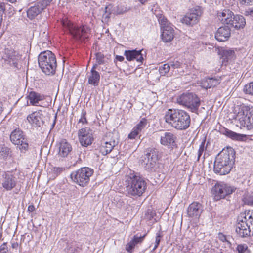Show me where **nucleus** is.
<instances>
[{
  "label": "nucleus",
  "mask_w": 253,
  "mask_h": 253,
  "mask_svg": "<svg viewBox=\"0 0 253 253\" xmlns=\"http://www.w3.org/2000/svg\"><path fill=\"white\" fill-rule=\"evenodd\" d=\"M18 243L17 242H12L11 243V247L13 249H17L18 247Z\"/></svg>",
  "instance_id": "57"
},
{
  "label": "nucleus",
  "mask_w": 253,
  "mask_h": 253,
  "mask_svg": "<svg viewBox=\"0 0 253 253\" xmlns=\"http://www.w3.org/2000/svg\"><path fill=\"white\" fill-rule=\"evenodd\" d=\"M244 91L247 94L253 95V82L246 84L244 86Z\"/></svg>",
  "instance_id": "42"
},
{
  "label": "nucleus",
  "mask_w": 253,
  "mask_h": 253,
  "mask_svg": "<svg viewBox=\"0 0 253 253\" xmlns=\"http://www.w3.org/2000/svg\"><path fill=\"white\" fill-rule=\"evenodd\" d=\"M242 4H252L253 0H239Z\"/></svg>",
  "instance_id": "55"
},
{
  "label": "nucleus",
  "mask_w": 253,
  "mask_h": 253,
  "mask_svg": "<svg viewBox=\"0 0 253 253\" xmlns=\"http://www.w3.org/2000/svg\"><path fill=\"white\" fill-rule=\"evenodd\" d=\"M231 35V30L227 26L219 27L217 30L215 37L218 41L224 42L227 41Z\"/></svg>",
  "instance_id": "21"
},
{
  "label": "nucleus",
  "mask_w": 253,
  "mask_h": 253,
  "mask_svg": "<svg viewBox=\"0 0 253 253\" xmlns=\"http://www.w3.org/2000/svg\"><path fill=\"white\" fill-rule=\"evenodd\" d=\"M56 116L55 117V119H54V120L53 121V123L52 125V128H53L54 126H55V123H56Z\"/></svg>",
  "instance_id": "60"
},
{
  "label": "nucleus",
  "mask_w": 253,
  "mask_h": 253,
  "mask_svg": "<svg viewBox=\"0 0 253 253\" xmlns=\"http://www.w3.org/2000/svg\"><path fill=\"white\" fill-rule=\"evenodd\" d=\"M125 183L126 192L129 196L140 197L146 189V182L132 170H130L126 175Z\"/></svg>",
  "instance_id": "2"
},
{
  "label": "nucleus",
  "mask_w": 253,
  "mask_h": 253,
  "mask_svg": "<svg viewBox=\"0 0 253 253\" xmlns=\"http://www.w3.org/2000/svg\"><path fill=\"white\" fill-rule=\"evenodd\" d=\"M142 4H144L145 3L147 0H138Z\"/></svg>",
  "instance_id": "61"
},
{
  "label": "nucleus",
  "mask_w": 253,
  "mask_h": 253,
  "mask_svg": "<svg viewBox=\"0 0 253 253\" xmlns=\"http://www.w3.org/2000/svg\"><path fill=\"white\" fill-rule=\"evenodd\" d=\"M80 249L77 247L68 245L66 248L67 253H79Z\"/></svg>",
  "instance_id": "41"
},
{
  "label": "nucleus",
  "mask_w": 253,
  "mask_h": 253,
  "mask_svg": "<svg viewBox=\"0 0 253 253\" xmlns=\"http://www.w3.org/2000/svg\"><path fill=\"white\" fill-rule=\"evenodd\" d=\"M52 0H38L34 6L27 11V17L31 20L34 19L43 9L49 5Z\"/></svg>",
  "instance_id": "14"
},
{
  "label": "nucleus",
  "mask_w": 253,
  "mask_h": 253,
  "mask_svg": "<svg viewBox=\"0 0 253 253\" xmlns=\"http://www.w3.org/2000/svg\"><path fill=\"white\" fill-rule=\"evenodd\" d=\"M165 122L178 130H185L189 127L191 118L189 114L181 109H169L165 113Z\"/></svg>",
  "instance_id": "1"
},
{
  "label": "nucleus",
  "mask_w": 253,
  "mask_h": 253,
  "mask_svg": "<svg viewBox=\"0 0 253 253\" xmlns=\"http://www.w3.org/2000/svg\"><path fill=\"white\" fill-rule=\"evenodd\" d=\"M62 24L65 30L68 31L76 40L82 41L89 37L90 29L87 27H78L68 19L63 20Z\"/></svg>",
  "instance_id": "6"
},
{
  "label": "nucleus",
  "mask_w": 253,
  "mask_h": 253,
  "mask_svg": "<svg viewBox=\"0 0 253 253\" xmlns=\"http://www.w3.org/2000/svg\"><path fill=\"white\" fill-rule=\"evenodd\" d=\"M35 210V208L33 205H29L28 207V211L30 212H33Z\"/></svg>",
  "instance_id": "56"
},
{
  "label": "nucleus",
  "mask_w": 253,
  "mask_h": 253,
  "mask_svg": "<svg viewBox=\"0 0 253 253\" xmlns=\"http://www.w3.org/2000/svg\"><path fill=\"white\" fill-rule=\"evenodd\" d=\"M230 26L236 29L243 28L246 24V21L244 17L240 15H236L232 16Z\"/></svg>",
  "instance_id": "27"
},
{
  "label": "nucleus",
  "mask_w": 253,
  "mask_h": 253,
  "mask_svg": "<svg viewBox=\"0 0 253 253\" xmlns=\"http://www.w3.org/2000/svg\"><path fill=\"white\" fill-rule=\"evenodd\" d=\"M202 14V8L200 6H196L190 9L189 11L181 18V22L187 25L193 26L199 21Z\"/></svg>",
  "instance_id": "11"
},
{
  "label": "nucleus",
  "mask_w": 253,
  "mask_h": 253,
  "mask_svg": "<svg viewBox=\"0 0 253 253\" xmlns=\"http://www.w3.org/2000/svg\"><path fill=\"white\" fill-rule=\"evenodd\" d=\"M161 237V236L160 235V234L157 233L155 239V245L153 249V250H155L159 245Z\"/></svg>",
  "instance_id": "52"
},
{
  "label": "nucleus",
  "mask_w": 253,
  "mask_h": 253,
  "mask_svg": "<svg viewBox=\"0 0 253 253\" xmlns=\"http://www.w3.org/2000/svg\"><path fill=\"white\" fill-rule=\"evenodd\" d=\"M11 3H14L16 1V0H7Z\"/></svg>",
  "instance_id": "62"
},
{
  "label": "nucleus",
  "mask_w": 253,
  "mask_h": 253,
  "mask_svg": "<svg viewBox=\"0 0 253 253\" xmlns=\"http://www.w3.org/2000/svg\"><path fill=\"white\" fill-rule=\"evenodd\" d=\"M38 63L42 71L45 74L53 75L57 66L55 55L50 51L41 52L38 56Z\"/></svg>",
  "instance_id": "5"
},
{
  "label": "nucleus",
  "mask_w": 253,
  "mask_h": 253,
  "mask_svg": "<svg viewBox=\"0 0 253 253\" xmlns=\"http://www.w3.org/2000/svg\"><path fill=\"white\" fill-rule=\"evenodd\" d=\"M147 124V121L146 119L143 118L140 122L134 127L139 133L144 129Z\"/></svg>",
  "instance_id": "34"
},
{
  "label": "nucleus",
  "mask_w": 253,
  "mask_h": 253,
  "mask_svg": "<svg viewBox=\"0 0 253 253\" xmlns=\"http://www.w3.org/2000/svg\"><path fill=\"white\" fill-rule=\"evenodd\" d=\"M236 188L223 182L217 183L212 189V193L215 200L224 198L234 192Z\"/></svg>",
  "instance_id": "10"
},
{
  "label": "nucleus",
  "mask_w": 253,
  "mask_h": 253,
  "mask_svg": "<svg viewBox=\"0 0 253 253\" xmlns=\"http://www.w3.org/2000/svg\"><path fill=\"white\" fill-rule=\"evenodd\" d=\"M218 238L222 242H227L229 243H230L227 239L226 236L225 235H224L223 233H219L218 234Z\"/></svg>",
  "instance_id": "53"
},
{
  "label": "nucleus",
  "mask_w": 253,
  "mask_h": 253,
  "mask_svg": "<svg viewBox=\"0 0 253 253\" xmlns=\"http://www.w3.org/2000/svg\"><path fill=\"white\" fill-rule=\"evenodd\" d=\"M3 59L7 62L10 65H13L16 64L17 60L16 52L12 50L6 49L4 52V55L2 56Z\"/></svg>",
  "instance_id": "31"
},
{
  "label": "nucleus",
  "mask_w": 253,
  "mask_h": 253,
  "mask_svg": "<svg viewBox=\"0 0 253 253\" xmlns=\"http://www.w3.org/2000/svg\"><path fill=\"white\" fill-rule=\"evenodd\" d=\"M219 54L221 55L223 63L228 62L234 59L235 57L234 50L229 49L219 50Z\"/></svg>",
  "instance_id": "32"
},
{
  "label": "nucleus",
  "mask_w": 253,
  "mask_h": 253,
  "mask_svg": "<svg viewBox=\"0 0 253 253\" xmlns=\"http://www.w3.org/2000/svg\"><path fill=\"white\" fill-rule=\"evenodd\" d=\"M187 211L189 217L198 219L203 211L202 205L198 202H194L189 206Z\"/></svg>",
  "instance_id": "18"
},
{
  "label": "nucleus",
  "mask_w": 253,
  "mask_h": 253,
  "mask_svg": "<svg viewBox=\"0 0 253 253\" xmlns=\"http://www.w3.org/2000/svg\"><path fill=\"white\" fill-rule=\"evenodd\" d=\"M96 62L97 64H101L104 62V55L101 53H97L96 55Z\"/></svg>",
  "instance_id": "49"
},
{
  "label": "nucleus",
  "mask_w": 253,
  "mask_h": 253,
  "mask_svg": "<svg viewBox=\"0 0 253 253\" xmlns=\"http://www.w3.org/2000/svg\"><path fill=\"white\" fill-rule=\"evenodd\" d=\"M104 142L101 144L100 151L101 153L106 155L110 153L113 149L118 145L119 143L118 139L117 136L110 133L108 137L104 140Z\"/></svg>",
  "instance_id": "15"
},
{
  "label": "nucleus",
  "mask_w": 253,
  "mask_h": 253,
  "mask_svg": "<svg viewBox=\"0 0 253 253\" xmlns=\"http://www.w3.org/2000/svg\"><path fill=\"white\" fill-rule=\"evenodd\" d=\"M206 139L205 138L201 143L199 146V149L198 152V157L197 161L199 160L200 157L201 156L202 153L206 150L207 148V144H206Z\"/></svg>",
  "instance_id": "35"
},
{
  "label": "nucleus",
  "mask_w": 253,
  "mask_h": 253,
  "mask_svg": "<svg viewBox=\"0 0 253 253\" xmlns=\"http://www.w3.org/2000/svg\"><path fill=\"white\" fill-rule=\"evenodd\" d=\"M235 152L231 148L223 149L215 158L214 171L220 175L228 174L231 170L234 160Z\"/></svg>",
  "instance_id": "3"
},
{
  "label": "nucleus",
  "mask_w": 253,
  "mask_h": 253,
  "mask_svg": "<svg viewBox=\"0 0 253 253\" xmlns=\"http://www.w3.org/2000/svg\"><path fill=\"white\" fill-rule=\"evenodd\" d=\"M93 169L88 167H83L73 171L71 175L72 180L82 187L87 186L90 181V178L93 173Z\"/></svg>",
  "instance_id": "8"
},
{
  "label": "nucleus",
  "mask_w": 253,
  "mask_h": 253,
  "mask_svg": "<svg viewBox=\"0 0 253 253\" xmlns=\"http://www.w3.org/2000/svg\"><path fill=\"white\" fill-rule=\"evenodd\" d=\"M78 135L82 146L86 147L91 144L93 138L92 130L89 127H86L79 129Z\"/></svg>",
  "instance_id": "16"
},
{
  "label": "nucleus",
  "mask_w": 253,
  "mask_h": 253,
  "mask_svg": "<svg viewBox=\"0 0 253 253\" xmlns=\"http://www.w3.org/2000/svg\"><path fill=\"white\" fill-rule=\"evenodd\" d=\"M220 83L219 79L215 78H209L203 79L201 82L202 87L208 89L213 87L219 84Z\"/></svg>",
  "instance_id": "29"
},
{
  "label": "nucleus",
  "mask_w": 253,
  "mask_h": 253,
  "mask_svg": "<svg viewBox=\"0 0 253 253\" xmlns=\"http://www.w3.org/2000/svg\"><path fill=\"white\" fill-rule=\"evenodd\" d=\"M225 134L228 137L235 140H240L242 138V135L233 131L227 130L225 131Z\"/></svg>",
  "instance_id": "36"
},
{
  "label": "nucleus",
  "mask_w": 253,
  "mask_h": 253,
  "mask_svg": "<svg viewBox=\"0 0 253 253\" xmlns=\"http://www.w3.org/2000/svg\"><path fill=\"white\" fill-rule=\"evenodd\" d=\"M116 59L119 61H123L124 60V57L122 56H118V55H117L116 57Z\"/></svg>",
  "instance_id": "58"
},
{
  "label": "nucleus",
  "mask_w": 253,
  "mask_h": 253,
  "mask_svg": "<svg viewBox=\"0 0 253 253\" xmlns=\"http://www.w3.org/2000/svg\"><path fill=\"white\" fill-rule=\"evenodd\" d=\"M27 98L31 105L38 106H40V101L45 99V96L37 92L31 91L28 93Z\"/></svg>",
  "instance_id": "24"
},
{
  "label": "nucleus",
  "mask_w": 253,
  "mask_h": 253,
  "mask_svg": "<svg viewBox=\"0 0 253 253\" xmlns=\"http://www.w3.org/2000/svg\"><path fill=\"white\" fill-rule=\"evenodd\" d=\"M170 70V65L169 64H165L159 67V72L161 75L164 76Z\"/></svg>",
  "instance_id": "38"
},
{
  "label": "nucleus",
  "mask_w": 253,
  "mask_h": 253,
  "mask_svg": "<svg viewBox=\"0 0 253 253\" xmlns=\"http://www.w3.org/2000/svg\"><path fill=\"white\" fill-rule=\"evenodd\" d=\"M58 155L61 157H66L71 152L72 147L66 139L61 140L58 145Z\"/></svg>",
  "instance_id": "22"
},
{
  "label": "nucleus",
  "mask_w": 253,
  "mask_h": 253,
  "mask_svg": "<svg viewBox=\"0 0 253 253\" xmlns=\"http://www.w3.org/2000/svg\"><path fill=\"white\" fill-rule=\"evenodd\" d=\"M0 253H11L8 251V248L6 245V243H3L0 246Z\"/></svg>",
  "instance_id": "47"
},
{
  "label": "nucleus",
  "mask_w": 253,
  "mask_h": 253,
  "mask_svg": "<svg viewBox=\"0 0 253 253\" xmlns=\"http://www.w3.org/2000/svg\"><path fill=\"white\" fill-rule=\"evenodd\" d=\"M5 10V4L3 2H0V15L3 16V14Z\"/></svg>",
  "instance_id": "54"
},
{
  "label": "nucleus",
  "mask_w": 253,
  "mask_h": 253,
  "mask_svg": "<svg viewBox=\"0 0 253 253\" xmlns=\"http://www.w3.org/2000/svg\"><path fill=\"white\" fill-rule=\"evenodd\" d=\"M112 8V6L111 4L106 6L105 13L103 15V17L109 18L112 12L116 14H121L127 12L128 10L127 7L122 5H118L113 10H111Z\"/></svg>",
  "instance_id": "23"
},
{
  "label": "nucleus",
  "mask_w": 253,
  "mask_h": 253,
  "mask_svg": "<svg viewBox=\"0 0 253 253\" xmlns=\"http://www.w3.org/2000/svg\"><path fill=\"white\" fill-rule=\"evenodd\" d=\"M155 215V211L151 209H148L146 211L145 218L148 220H152Z\"/></svg>",
  "instance_id": "39"
},
{
  "label": "nucleus",
  "mask_w": 253,
  "mask_h": 253,
  "mask_svg": "<svg viewBox=\"0 0 253 253\" xmlns=\"http://www.w3.org/2000/svg\"><path fill=\"white\" fill-rule=\"evenodd\" d=\"M161 29L162 31L161 37L162 40L166 42H171L174 36V31L171 26L165 27Z\"/></svg>",
  "instance_id": "28"
},
{
  "label": "nucleus",
  "mask_w": 253,
  "mask_h": 253,
  "mask_svg": "<svg viewBox=\"0 0 253 253\" xmlns=\"http://www.w3.org/2000/svg\"><path fill=\"white\" fill-rule=\"evenodd\" d=\"M235 123L240 128L250 130L253 128V109L245 108L238 112L235 117Z\"/></svg>",
  "instance_id": "9"
},
{
  "label": "nucleus",
  "mask_w": 253,
  "mask_h": 253,
  "mask_svg": "<svg viewBox=\"0 0 253 253\" xmlns=\"http://www.w3.org/2000/svg\"><path fill=\"white\" fill-rule=\"evenodd\" d=\"M136 244L135 243V241L132 239L126 245V250L129 252H130L132 249H133L135 246Z\"/></svg>",
  "instance_id": "46"
},
{
  "label": "nucleus",
  "mask_w": 253,
  "mask_h": 253,
  "mask_svg": "<svg viewBox=\"0 0 253 253\" xmlns=\"http://www.w3.org/2000/svg\"><path fill=\"white\" fill-rule=\"evenodd\" d=\"M16 177L11 173H5L2 175V186L7 191L11 190L16 185Z\"/></svg>",
  "instance_id": "20"
},
{
  "label": "nucleus",
  "mask_w": 253,
  "mask_h": 253,
  "mask_svg": "<svg viewBox=\"0 0 253 253\" xmlns=\"http://www.w3.org/2000/svg\"><path fill=\"white\" fill-rule=\"evenodd\" d=\"M10 152V149L5 146L0 147V157L3 158L7 157Z\"/></svg>",
  "instance_id": "40"
},
{
  "label": "nucleus",
  "mask_w": 253,
  "mask_h": 253,
  "mask_svg": "<svg viewBox=\"0 0 253 253\" xmlns=\"http://www.w3.org/2000/svg\"><path fill=\"white\" fill-rule=\"evenodd\" d=\"M139 134V133L134 128H133L132 131L128 135V138L131 139H134Z\"/></svg>",
  "instance_id": "51"
},
{
  "label": "nucleus",
  "mask_w": 253,
  "mask_h": 253,
  "mask_svg": "<svg viewBox=\"0 0 253 253\" xmlns=\"http://www.w3.org/2000/svg\"><path fill=\"white\" fill-rule=\"evenodd\" d=\"M159 137L160 143L165 146L172 147L175 145L176 137L170 132H162Z\"/></svg>",
  "instance_id": "17"
},
{
  "label": "nucleus",
  "mask_w": 253,
  "mask_h": 253,
  "mask_svg": "<svg viewBox=\"0 0 253 253\" xmlns=\"http://www.w3.org/2000/svg\"><path fill=\"white\" fill-rule=\"evenodd\" d=\"M145 236V235H144L143 236H138L137 235H136L133 237L132 239L135 241V243L137 244L141 243L143 241Z\"/></svg>",
  "instance_id": "50"
},
{
  "label": "nucleus",
  "mask_w": 253,
  "mask_h": 253,
  "mask_svg": "<svg viewBox=\"0 0 253 253\" xmlns=\"http://www.w3.org/2000/svg\"><path fill=\"white\" fill-rule=\"evenodd\" d=\"M42 114L41 111H35L28 115L27 120L33 127H40L42 125Z\"/></svg>",
  "instance_id": "19"
},
{
  "label": "nucleus",
  "mask_w": 253,
  "mask_h": 253,
  "mask_svg": "<svg viewBox=\"0 0 253 253\" xmlns=\"http://www.w3.org/2000/svg\"><path fill=\"white\" fill-rule=\"evenodd\" d=\"M158 160L157 151L154 148H149L146 151L145 157L142 164L149 171L154 170Z\"/></svg>",
  "instance_id": "13"
},
{
  "label": "nucleus",
  "mask_w": 253,
  "mask_h": 253,
  "mask_svg": "<svg viewBox=\"0 0 253 253\" xmlns=\"http://www.w3.org/2000/svg\"><path fill=\"white\" fill-rule=\"evenodd\" d=\"M64 170L65 168L63 167H54L53 168V172L56 175L60 174Z\"/></svg>",
  "instance_id": "48"
},
{
  "label": "nucleus",
  "mask_w": 253,
  "mask_h": 253,
  "mask_svg": "<svg viewBox=\"0 0 253 253\" xmlns=\"http://www.w3.org/2000/svg\"><path fill=\"white\" fill-rule=\"evenodd\" d=\"M243 201L245 204L253 205V192L244 195Z\"/></svg>",
  "instance_id": "33"
},
{
  "label": "nucleus",
  "mask_w": 253,
  "mask_h": 253,
  "mask_svg": "<svg viewBox=\"0 0 253 253\" xmlns=\"http://www.w3.org/2000/svg\"><path fill=\"white\" fill-rule=\"evenodd\" d=\"M97 65L95 64L92 68L89 75L88 77V83L89 84L96 86L99 84L100 82V74L95 69L97 68Z\"/></svg>",
  "instance_id": "26"
},
{
  "label": "nucleus",
  "mask_w": 253,
  "mask_h": 253,
  "mask_svg": "<svg viewBox=\"0 0 253 253\" xmlns=\"http://www.w3.org/2000/svg\"><path fill=\"white\" fill-rule=\"evenodd\" d=\"M236 233L240 238L253 236V212L245 211L241 213L236 226Z\"/></svg>",
  "instance_id": "4"
},
{
  "label": "nucleus",
  "mask_w": 253,
  "mask_h": 253,
  "mask_svg": "<svg viewBox=\"0 0 253 253\" xmlns=\"http://www.w3.org/2000/svg\"><path fill=\"white\" fill-rule=\"evenodd\" d=\"M247 249L248 246L245 244L238 245L236 248L238 253H245Z\"/></svg>",
  "instance_id": "44"
},
{
  "label": "nucleus",
  "mask_w": 253,
  "mask_h": 253,
  "mask_svg": "<svg viewBox=\"0 0 253 253\" xmlns=\"http://www.w3.org/2000/svg\"><path fill=\"white\" fill-rule=\"evenodd\" d=\"M10 138L12 143L19 146L21 152H25L28 150L29 145L23 132L20 128H16L12 131Z\"/></svg>",
  "instance_id": "12"
},
{
  "label": "nucleus",
  "mask_w": 253,
  "mask_h": 253,
  "mask_svg": "<svg viewBox=\"0 0 253 253\" xmlns=\"http://www.w3.org/2000/svg\"><path fill=\"white\" fill-rule=\"evenodd\" d=\"M142 50H126L124 52V55L128 61L136 60L137 62H142L143 60Z\"/></svg>",
  "instance_id": "25"
},
{
  "label": "nucleus",
  "mask_w": 253,
  "mask_h": 253,
  "mask_svg": "<svg viewBox=\"0 0 253 253\" xmlns=\"http://www.w3.org/2000/svg\"><path fill=\"white\" fill-rule=\"evenodd\" d=\"M158 21L159 24L161 25V29L165 28V27L171 26V25L168 23L167 18L163 15H160L159 17Z\"/></svg>",
  "instance_id": "37"
},
{
  "label": "nucleus",
  "mask_w": 253,
  "mask_h": 253,
  "mask_svg": "<svg viewBox=\"0 0 253 253\" xmlns=\"http://www.w3.org/2000/svg\"><path fill=\"white\" fill-rule=\"evenodd\" d=\"M176 102L178 104L184 106L192 112L198 114L197 111L201 102L199 98L195 93H184L177 97Z\"/></svg>",
  "instance_id": "7"
},
{
  "label": "nucleus",
  "mask_w": 253,
  "mask_h": 253,
  "mask_svg": "<svg viewBox=\"0 0 253 253\" xmlns=\"http://www.w3.org/2000/svg\"><path fill=\"white\" fill-rule=\"evenodd\" d=\"M170 68L175 69L179 68L181 66V63L178 61H173L169 62Z\"/></svg>",
  "instance_id": "45"
},
{
  "label": "nucleus",
  "mask_w": 253,
  "mask_h": 253,
  "mask_svg": "<svg viewBox=\"0 0 253 253\" xmlns=\"http://www.w3.org/2000/svg\"><path fill=\"white\" fill-rule=\"evenodd\" d=\"M251 139L253 140V135H251Z\"/></svg>",
  "instance_id": "63"
},
{
  "label": "nucleus",
  "mask_w": 253,
  "mask_h": 253,
  "mask_svg": "<svg viewBox=\"0 0 253 253\" xmlns=\"http://www.w3.org/2000/svg\"><path fill=\"white\" fill-rule=\"evenodd\" d=\"M233 13L229 10H224L217 14L218 19L223 24L229 25Z\"/></svg>",
  "instance_id": "30"
},
{
  "label": "nucleus",
  "mask_w": 253,
  "mask_h": 253,
  "mask_svg": "<svg viewBox=\"0 0 253 253\" xmlns=\"http://www.w3.org/2000/svg\"><path fill=\"white\" fill-rule=\"evenodd\" d=\"M247 13H248V15H250L253 18V9H251L250 11H247Z\"/></svg>",
  "instance_id": "59"
},
{
  "label": "nucleus",
  "mask_w": 253,
  "mask_h": 253,
  "mask_svg": "<svg viewBox=\"0 0 253 253\" xmlns=\"http://www.w3.org/2000/svg\"><path fill=\"white\" fill-rule=\"evenodd\" d=\"M86 111L84 110H82L81 117L78 121V124L82 123V124H87V121L86 118Z\"/></svg>",
  "instance_id": "43"
}]
</instances>
